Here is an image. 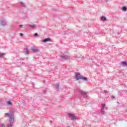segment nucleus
Wrapping results in <instances>:
<instances>
[{"label":"nucleus","instance_id":"10","mask_svg":"<svg viewBox=\"0 0 127 127\" xmlns=\"http://www.w3.org/2000/svg\"><path fill=\"white\" fill-rule=\"evenodd\" d=\"M10 111H9V113H5L4 114V117L5 118H9V117H10Z\"/></svg>","mask_w":127,"mask_h":127},{"label":"nucleus","instance_id":"7","mask_svg":"<svg viewBox=\"0 0 127 127\" xmlns=\"http://www.w3.org/2000/svg\"><path fill=\"white\" fill-rule=\"evenodd\" d=\"M68 117H69V118H70L71 121H76V120H77V118L75 117V116H73V115H72V114H69L68 115Z\"/></svg>","mask_w":127,"mask_h":127},{"label":"nucleus","instance_id":"3","mask_svg":"<svg viewBox=\"0 0 127 127\" xmlns=\"http://www.w3.org/2000/svg\"><path fill=\"white\" fill-rule=\"evenodd\" d=\"M78 92L79 93H80V94L83 96V97L84 98H87V97H88V95H87V93H86L85 92L82 91V90H81L80 89H78Z\"/></svg>","mask_w":127,"mask_h":127},{"label":"nucleus","instance_id":"24","mask_svg":"<svg viewBox=\"0 0 127 127\" xmlns=\"http://www.w3.org/2000/svg\"><path fill=\"white\" fill-rule=\"evenodd\" d=\"M0 127H5L4 126V125H3V124H1L0 126Z\"/></svg>","mask_w":127,"mask_h":127},{"label":"nucleus","instance_id":"6","mask_svg":"<svg viewBox=\"0 0 127 127\" xmlns=\"http://www.w3.org/2000/svg\"><path fill=\"white\" fill-rule=\"evenodd\" d=\"M31 50L34 53H37V52H39V50L38 49V48L36 47H32L31 48Z\"/></svg>","mask_w":127,"mask_h":127},{"label":"nucleus","instance_id":"29","mask_svg":"<svg viewBox=\"0 0 127 127\" xmlns=\"http://www.w3.org/2000/svg\"><path fill=\"white\" fill-rule=\"evenodd\" d=\"M105 2H108V0H104Z\"/></svg>","mask_w":127,"mask_h":127},{"label":"nucleus","instance_id":"27","mask_svg":"<svg viewBox=\"0 0 127 127\" xmlns=\"http://www.w3.org/2000/svg\"><path fill=\"white\" fill-rule=\"evenodd\" d=\"M104 93H109V92H108V91H107V90H105L104 91Z\"/></svg>","mask_w":127,"mask_h":127},{"label":"nucleus","instance_id":"21","mask_svg":"<svg viewBox=\"0 0 127 127\" xmlns=\"http://www.w3.org/2000/svg\"><path fill=\"white\" fill-rule=\"evenodd\" d=\"M101 113L102 115H105V111L103 110H101Z\"/></svg>","mask_w":127,"mask_h":127},{"label":"nucleus","instance_id":"17","mask_svg":"<svg viewBox=\"0 0 127 127\" xmlns=\"http://www.w3.org/2000/svg\"><path fill=\"white\" fill-rule=\"evenodd\" d=\"M122 10L123 11H127V7H126V6H123L122 7Z\"/></svg>","mask_w":127,"mask_h":127},{"label":"nucleus","instance_id":"13","mask_svg":"<svg viewBox=\"0 0 127 127\" xmlns=\"http://www.w3.org/2000/svg\"><path fill=\"white\" fill-rule=\"evenodd\" d=\"M101 20L103 21H106V20H107V18H106L105 16H102L101 17Z\"/></svg>","mask_w":127,"mask_h":127},{"label":"nucleus","instance_id":"18","mask_svg":"<svg viewBox=\"0 0 127 127\" xmlns=\"http://www.w3.org/2000/svg\"><path fill=\"white\" fill-rule=\"evenodd\" d=\"M4 55V53H1L0 52V58H2L3 57V56Z\"/></svg>","mask_w":127,"mask_h":127},{"label":"nucleus","instance_id":"26","mask_svg":"<svg viewBox=\"0 0 127 127\" xmlns=\"http://www.w3.org/2000/svg\"><path fill=\"white\" fill-rule=\"evenodd\" d=\"M19 35H20V36H23V34H22V33H20V34H19Z\"/></svg>","mask_w":127,"mask_h":127},{"label":"nucleus","instance_id":"12","mask_svg":"<svg viewBox=\"0 0 127 127\" xmlns=\"http://www.w3.org/2000/svg\"><path fill=\"white\" fill-rule=\"evenodd\" d=\"M121 65L122 66H127V62H123L121 63Z\"/></svg>","mask_w":127,"mask_h":127},{"label":"nucleus","instance_id":"4","mask_svg":"<svg viewBox=\"0 0 127 127\" xmlns=\"http://www.w3.org/2000/svg\"><path fill=\"white\" fill-rule=\"evenodd\" d=\"M75 76L76 80H77V81L79 80H81V78L82 77V75H81V74H80V73L75 72Z\"/></svg>","mask_w":127,"mask_h":127},{"label":"nucleus","instance_id":"23","mask_svg":"<svg viewBox=\"0 0 127 127\" xmlns=\"http://www.w3.org/2000/svg\"><path fill=\"white\" fill-rule=\"evenodd\" d=\"M105 108L104 107H101V111H104Z\"/></svg>","mask_w":127,"mask_h":127},{"label":"nucleus","instance_id":"16","mask_svg":"<svg viewBox=\"0 0 127 127\" xmlns=\"http://www.w3.org/2000/svg\"><path fill=\"white\" fill-rule=\"evenodd\" d=\"M28 26H29V27H31L33 29L35 28V27H36V25H29Z\"/></svg>","mask_w":127,"mask_h":127},{"label":"nucleus","instance_id":"5","mask_svg":"<svg viewBox=\"0 0 127 127\" xmlns=\"http://www.w3.org/2000/svg\"><path fill=\"white\" fill-rule=\"evenodd\" d=\"M69 58H70V57H69L68 56L62 55L61 56L60 59L62 60V61H64V60H67V59H69Z\"/></svg>","mask_w":127,"mask_h":127},{"label":"nucleus","instance_id":"2","mask_svg":"<svg viewBox=\"0 0 127 127\" xmlns=\"http://www.w3.org/2000/svg\"><path fill=\"white\" fill-rule=\"evenodd\" d=\"M0 24L1 25V26H5V25L7 24V22L5 19H2L0 20Z\"/></svg>","mask_w":127,"mask_h":127},{"label":"nucleus","instance_id":"28","mask_svg":"<svg viewBox=\"0 0 127 127\" xmlns=\"http://www.w3.org/2000/svg\"><path fill=\"white\" fill-rule=\"evenodd\" d=\"M23 25H19V27H22Z\"/></svg>","mask_w":127,"mask_h":127},{"label":"nucleus","instance_id":"15","mask_svg":"<svg viewBox=\"0 0 127 127\" xmlns=\"http://www.w3.org/2000/svg\"><path fill=\"white\" fill-rule=\"evenodd\" d=\"M19 5H20V6H26L25 4L21 1L19 2Z\"/></svg>","mask_w":127,"mask_h":127},{"label":"nucleus","instance_id":"8","mask_svg":"<svg viewBox=\"0 0 127 127\" xmlns=\"http://www.w3.org/2000/svg\"><path fill=\"white\" fill-rule=\"evenodd\" d=\"M48 41H51V39L50 38H47L43 39L42 41V42H44V43H46V42H48Z\"/></svg>","mask_w":127,"mask_h":127},{"label":"nucleus","instance_id":"19","mask_svg":"<svg viewBox=\"0 0 127 127\" xmlns=\"http://www.w3.org/2000/svg\"><path fill=\"white\" fill-rule=\"evenodd\" d=\"M7 104L9 106H12V103H11V102H10L9 101L7 102Z\"/></svg>","mask_w":127,"mask_h":127},{"label":"nucleus","instance_id":"14","mask_svg":"<svg viewBox=\"0 0 127 127\" xmlns=\"http://www.w3.org/2000/svg\"><path fill=\"white\" fill-rule=\"evenodd\" d=\"M25 54H27V55H28V54H29V52L28 51V49H27V47H26L25 48Z\"/></svg>","mask_w":127,"mask_h":127},{"label":"nucleus","instance_id":"20","mask_svg":"<svg viewBox=\"0 0 127 127\" xmlns=\"http://www.w3.org/2000/svg\"><path fill=\"white\" fill-rule=\"evenodd\" d=\"M101 106H102V108H105V107H106V104H102Z\"/></svg>","mask_w":127,"mask_h":127},{"label":"nucleus","instance_id":"30","mask_svg":"<svg viewBox=\"0 0 127 127\" xmlns=\"http://www.w3.org/2000/svg\"><path fill=\"white\" fill-rule=\"evenodd\" d=\"M111 98L112 99H115V96H112Z\"/></svg>","mask_w":127,"mask_h":127},{"label":"nucleus","instance_id":"22","mask_svg":"<svg viewBox=\"0 0 127 127\" xmlns=\"http://www.w3.org/2000/svg\"><path fill=\"white\" fill-rule=\"evenodd\" d=\"M34 36H35V37H36V36H38V34H37V33H35Z\"/></svg>","mask_w":127,"mask_h":127},{"label":"nucleus","instance_id":"9","mask_svg":"<svg viewBox=\"0 0 127 127\" xmlns=\"http://www.w3.org/2000/svg\"><path fill=\"white\" fill-rule=\"evenodd\" d=\"M54 86L55 87L56 90H57V91H59V84L56 83L55 84Z\"/></svg>","mask_w":127,"mask_h":127},{"label":"nucleus","instance_id":"31","mask_svg":"<svg viewBox=\"0 0 127 127\" xmlns=\"http://www.w3.org/2000/svg\"><path fill=\"white\" fill-rule=\"evenodd\" d=\"M67 127H70V126H67Z\"/></svg>","mask_w":127,"mask_h":127},{"label":"nucleus","instance_id":"25","mask_svg":"<svg viewBox=\"0 0 127 127\" xmlns=\"http://www.w3.org/2000/svg\"><path fill=\"white\" fill-rule=\"evenodd\" d=\"M12 127V125L11 124H10L8 126V127Z\"/></svg>","mask_w":127,"mask_h":127},{"label":"nucleus","instance_id":"1","mask_svg":"<svg viewBox=\"0 0 127 127\" xmlns=\"http://www.w3.org/2000/svg\"><path fill=\"white\" fill-rule=\"evenodd\" d=\"M10 119L9 120V122L10 124H11L14 122V117L13 116V112L12 111H10Z\"/></svg>","mask_w":127,"mask_h":127},{"label":"nucleus","instance_id":"11","mask_svg":"<svg viewBox=\"0 0 127 127\" xmlns=\"http://www.w3.org/2000/svg\"><path fill=\"white\" fill-rule=\"evenodd\" d=\"M80 80H83V81H88V78L86 77H84L83 76H81Z\"/></svg>","mask_w":127,"mask_h":127}]
</instances>
